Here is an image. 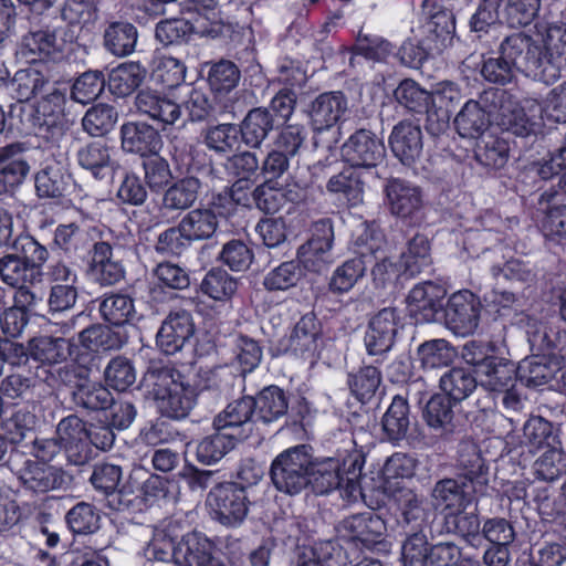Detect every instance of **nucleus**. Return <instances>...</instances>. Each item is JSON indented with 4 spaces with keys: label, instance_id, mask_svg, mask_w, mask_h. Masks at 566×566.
I'll return each mask as SVG.
<instances>
[{
    "label": "nucleus",
    "instance_id": "f257e3e1",
    "mask_svg": "<svg viewBox=\"0 0 566 566\" xmlns=\"http://www.w3.org/2000/svg\"><path fill=\"white\" fill-rule=\"evenodd\" d=\"M142 388L168 418H185L195 406L196 389L171 366L151 365L143 377Z\"/></svg>",
    "mask_w": 566,
    "mask_h": 566
},
{
    "label": "nucleus",
    "instance_id": "f03ea898",
    "mask_svg": "<svg viewBox=\"0 0 566 566\" xmlns=\"http://www.w3.org/2000/svg\"><path fill=\"white\" fill-rule=\"evenodd\" d=\"M213 544L201 533H189L175 545L165 530L156 528L144 555L149 560H172L177 566H226L213 556Z\"/></svg>",
    "mask_w": 566,
    "mask_h": 566
},
{
    "label": "nucleus",
    "instance_id": "7ed1b4c3",
    "mask_svg": "<svg viewBox=\"0 0 566 566\" xmlns=\"http://www.w3.org/2000/svg\"><path fill=\"white\" fill-rule=\"evenodd\" d=\"M497 53L505 55L514 71L547 85L560 77V67L544 48L524 32L512 33L500 42Z\"/></svg>",
    "mask_w": 566,
    "mask_h": 566
},
{
    "label": "nucleus",
    "instance_id": "20e7f679",
    "mask_svg": "<svg viewBox=\"0 0 566 566\" xmlns=\"http://www.w3.org/2000/svg\"><path fill=\"white\" fill-rule=\"evenodd\" d=\"M360 472L361 465L350 457L344 460L325 458L312 461L308 486L318 495L340 488L346 496L356 500L361 495Z\"/></svg>",
    "mask_w": 566,
    "mask_h": 566
},
{
    "label": "nucleus",
    "instance_id": "39448f33",
    "mask_svg": "<svg viewBox=\"0 0 566 566\" xmlns=\"http://www.w3.org/2000/svg\"><path fill=\"white\" fill-rule=\"evenodd\" d=\"M312 465L311 448L295 446L281 452L271 464L274 486L286 494H298L308 486Z\"/></svg>",
    "mask_w": 566,
    "mask_h": 566
},
{
    "label": "nucleus",
    "instance_id": "423d86ee",
    "mask_svg": "<svg viewBox=\"0 0 566 566\" xmlns=\"http://www.w3.org/2000/svg\"><path fill=\"white\" fill-rule=\"evenodd\" d=\"M481 303L470 292L454 293L447 305L431 303L427 306V322H443L453 333L458 335L472 334L479 326Z\"/></svg>",
    "mask_w": 566,
    "mask_h": 566
},
{
    "label": "nucleus",
    "instance_id": "0eeeda50",
    "mask_svg": "<svg viewBox=\"0 0 566 566\" xmlns=\"http://www.w3.org/2000/svg\"><path fill=\"white\" fill-rule=\"evenodd\" d=\"M11 465L23 489L32 493L42 494L59 490L67 482V476L61 468L25 459L21 454L11 458Z\"/></svg>",
    "mask_w": 566,
    "mask_h": 566
},
{
    "label": "nucleus",
    "instance_id": "6e6552de",
    "mask_svg": "<svg viewBox=\"0 0 566 566\" xmlns=\"http://www.w3.org/2000/svg\"><path fill=\"white\" fill-rule=\"evenodd\" d=\"M207 504L212 517L226 526L240 525L249 511L244 488L235 482L214 486L208 494Z\"/></svg>",
    "mask_w": 566,
    "mask_h": 566
},
{
    "label": "nucleus",
    "instance_id": "1a4fd4ad",
    "mask_svg": "<svg viewBox=\"0 0 566 566\" xmlns=\"http://www.w3.org/2000/svg\"><path fill=\"white\" fill-rule=\"evenodd\" d=\"M358 247V259L346 261L338 266L331 279L329 286L334 292H348L365 273V261L369 254L373 255L381 249L382 235L375 229L364 226L363 232L356 240Z\"/></svg>",
    "mask_w": 566,
    "mask_h": 566
},
{
    "label": "nucleus",
    "instance_id": "9d476101",
    "mask_svg": "<svg viewBox=\"0 0 566 566\" xmlns=\"http://www.w3.org/2000/svg\"><path fill=\"white\" fill-rule=\"evenodd\" d=\"M482 102L486 105L491 102L499 124L506 130L515 136L527 137L535 134L538 126L535 115H527L525 109L512 101L503 90L490 88L482 94Z\"/></svg>",
    "mask_w": 566,
    "mask_h": 566
},
{
    "label": "nucleus",
    "instance_id": "9b49d317",
    "mask_svg": "<svg viewBox=\"0 0 566 566\" xmlns=\"http://www.w3.org/2000/svg\"><path fill=\"white\" fill-rule=\"evenodd\" d=\"M460 92L450 81H442L427 91V132L439 136L449 129L454 105L459 102Z\"/></svg>",
    "mask_w": 566,
    "mask_h": 566
},
{
    "label": "nucleus",
    "instance_id": "f8f14e48",
    "mask_svg": "<svg viewBox=\"0 0 566 566\" xmlns=\"http://www.w3.org/2000/svg\"><path fill=\"white\" fill-rule=\"evenodd\" d=\"M64 95L54 88H46L45 95L23 109L33 133L45 139H53L61 134L60 117L63 112Z\"/></svg>",
    "mask_w": 566,
    "mask_h": 566
},
{
    "label": "nucleus",
    "instance_id": "ddd939ff",
    "mask_svg": "<svg viewBox=\"0 0 566 566\" xmlns=\"http://www.w3.org/2000/svg\"><path fill=\"white\" fill-rule=\"evenodd\" d=\"M56 438L71 463L82 465L92 458L88 428L77 416L70 415L57 423Z\"/></svg>",
    "mask_w": 566,
    "mask_h": 566
},
{
    "label": "nucleus",
    "instance_id": "4468645a",
    "mask_svg": "<svg viewBox=\"0 0 566 566\" xmlns=\"http://www.w3.org/2000/svg\"><path fill=\"white\" fill-rule=\"evenodd\" d=\"M400 318L394 307H385L374 314L364 336V344L369 355H382L388 353L398 333Z\"/></svg>",
    "mask_w": 566,
    "mask_h": 566
},
{
    "label": "nucleus",
    "instance_id": "2eb2a0df",
    "mask_svg": "<svg viewBox=\"0 0 566 566\" xmlns=\"http://www.w3.org/2000/svg\"><path fill=\"white\" fill-rule=\"evenodd\" d=\"M384 143L367 129L355 132L342 147V156L353 168L376 167L385 158Z\"/></svg>",
    "mask_w": 566,
    "mask_h": 566
},
{
    "label": "nucleus",
    "instance_id": "dca6fc26",
    "mask_svg": "<svg viewBox=\"0 0 566 566\" xmlns=\"http://www.w3.org/2000/svg\"><path fill=\"white\" fill-rule=\"evenodd\" d=\"M281 348L295 357L314 359L321 348V325L313 314H306L294 326L290 336L281 340Z\"/></svg>",
    "mask_w": 566,
    "mask_h": 566
},
{
    "label": "nucleus",
    "instance_id": "f3484780",
    "mask_svg": "<svg viewBox=\"0 0 566 566\" xmlns=\"http://www.w3.org/2000/svg\"><path fill=\"white\" fill-rule=\"evenodd\" d=\"M135 105L140 115L147 116L156 125L166 129L181 118V107L174 99L155 90H142Z\"/></svg>",
    "mask_w": 566,
    "mask_h": 566
},
{
    "label": "nucleus",
    "instance_id": "a211bd4d",
    "mask_svg": "<svg viewBox=\"0 0 566 566\" xmlns=\"http://www.w3.org/2000/svg\"><path fill=\"white\" fill-rule=\"evenodd\" d=\"M452 419V399L450 397L438 394L427 401V424L437 432L430 437V444L437 446L440 451H443L446 442L453 438L455 426Z\"/></svg>",
    "mask_w": 566,
    "mask_h": 566
},
{
    "label": "nucleus",
    "instance_id": "6ab92c4d",
    "mask_svg": "<svg viewBox=\"0 0 566 566\" xmlns=\"http://www.w3.org/2000/svg\"><path fill=\"white\" fill-rule=\"evenodd\" d=\"M333 229L327 223L317 224L313 237L298 250V259L312 272H323L333 262Z\"/></svg>",
    "mask_w": 566,
    "mask_h": 566
},
{
    "label": "nucleus",
    "instance_id": "aec40b11",
    "mask_svg": "<svg viewBox=\"0 0 566 566\" xmlns=\"http://www.w3.org/2000/svg\"><path fill=\"white\" fill-rule=\"evenodd\" d=\"M193 334L191 315L186 311L174 312L163 322L157 333V345L165 354L171 355L179 352Z\"/></svg>",
    "mask_w": 566,
    "mask_h": 566
},
{
    "label": "nucleus",
    "instance_id": "412c9836",
    "mask_svg": "<svg viewBox=\"0 0 566 566\" xmlns=\"http://www.w3.org/2000/svg\"><path fill=\"white\" fill-rule=\"evenodd\" d=\"M347 109L348 103L343 93H323L312 103L311 125L317 132L328 130L342 120Z\"/></svg>",
    "mask_w": 566,
    "mask_h": 566
},
{
    "label": "nucleus",
    "instance_id": "4be33fe9",
    "mask_svg": "<svg viewBox=\"0 0 566 566\" xmlns=\"http://www.w3.org/2000/svg\"><path fill=\"white\" fill-rule=\"evenodd\" d=\"M389 145L403 164L410 165L420 158L422 153V133L419 123L403 120L397 124L389 137Z\"/></svg>",
    "mask_w": 566,
    "mask_h": 566
},
{
    "label": "nucleus",
    "instance_id": "5701e85b",
    "mask_svg": "<svg viewBox=\"0 0 566 566\" xmlns=\"http://www.w3.org/2000/svg\"><path fill=\"white\" fill-rule=\"evenodd\" d=\"M122 147L140 156L157 155L163 146L158 132L146 123H127L122 126Z\"/></svg>",
    "mask_w": 566,
    "mask_h": 566
},
{
    "label": "nucleus",
    "instance_id": "b1692460",
    "mask_svg": "<svg viewBox=\"0 0 566 566\" xmlns=\"http://www.w3.org/2000/svg\"><path fill=\"white\" fill-rule=\"evenodd\" d=\"M454 19L446 9L430 13L427 20V60L440 56L451 44L454 35Z\"/></svg>",
    "mask_w": 566,
    "mask_h": 566
},
{
    "label": "nucleus",
    "instance_id": "393cba45",
    "mask_svg": "<svg viewBox=\"0 0 566 566\" xmlns=\"http://www.w3.org/2000/svg\"><path fill=\"white\" fill-rule=\"evenodd\" d=\"M496 114L491 102L486 105L480 101H469L454 118V127L460 136L476 138L483 134L490 123V115Z\"/></svg>",
    "mask_w": 566,
    "mask_h": 566
},
{
    "label": "nucleus",
    "instance_id": "a878e982",
    "mask_svg": "<svg viewBox=\"0 0 566 566\" xmlns=\"http://www.w3.org/2000/svg\"><path fill=\"white\" fill-rule=\"evenodd\" d=\"M60 50L53 31L38 30L29 32L21 39L17 56L25 63H35L53 57Z\"/></svg>",
    "mask_w": 566,
    "mask_h": 566
},
{
    "label": "nucleus",
    "instance_id": "bb28decb",
    "mask_svg": "<svg viewBox=\"0 0 566 566\" xmlns=\"http://www.w3.org/2000/svg\"><path fill=\"white\" fill-rule=\"evenodd\" d=\"M114 149L107 142L99 139L86 144L77 150L78 165L96 179L111 175L115 167Z\"/></svg>",
    "mask_w": 566,
    "mask_h": 566
},
{
    "label": "nucleus",
    "instance_id": "cd10ccee",
    "mask_svg": "<svg viewBox=\"0 0 566 566\" xmlns=\"http://www.w3.org/2000/svg\"><path fill=\"white\" fill-rule=\"evenodd\" d=\"M558 370L557 359L548 355L533 354L516 366V378L526 387L537 388L554 379Z\"/></svg>",
    "mask_w": 566,
    "mask_h": 566
},
{
    "label": "nucleus",
    "instance_id": "c85d7f7f",
    "mask_svg": "<svg viewBox=\"0 0 566 566\" xmlns=\"http://www.w3.org/2000/svg\"><path fill=\"white\" fill-rule=\"evenodd\" d=\"M340 531L352 539L360 541L366 546L376 544L386 532L382 518L373 512L346 517L340 523Z\"/></svg>",
    "mask_w": 566,
    "mask_h": 566
},
{
    "label": "nucleus",
    "instance_id": "c756f323",
    "mask_svg": "<svg viewBox=\"0 0 566 566\" xmlns=\"http://www.w3.org/2000/svg\"><path fill=\"white\" fill-rule=\"evenodd\" d=\"M458 465L464 478L473 485L474 492H483L486 486V468L478 444L463 440L458 449Z\"/></svg>",
    "mask_w": 566,
    "mask_h": 566
},
{
    "label": "nucleus",
    "instance_id": "7c9ffc66",
    "mask_svg": "<svg viewBox=\"0 0 566 566\" xmlns=\"http://www.w3.org/2000/svg\"><path fill=\"white\" fill-rule=\"evenodd\" d=\"M327 191L348 207H357L364 200V181L361 174L356 168H347L329 178L326 185Z\"/></svg>",
    "mask_w": 566,
    "mask_h": 566
},
{
    "label": "nucleus",
    "instance_id": "2f4dec72",
    "mask_svg": "<svg viewBox=\"0 0 566 566\" xmlns=\"http://www.w3.org/2000/svg\"><path fill=\"white\" fill-rule=\"evenodd\" d=\"M387 205L399 217H408L420 208L421 189L409 182L394 179L386 186Z\"/></svg>",
    "mask_w": 566,
    "mask_h": 566
},
{
    "label": "nucleus",
    "instance_id": "473e14b6",
    "mask_svg": "<svg viewBox=\"0 0 566 566\" xmlns=\"http://www.w3.org/2000/svg\"><path fill=\"white\" fill-rule=\"evenodd\" d=\"M219 222V214L211 208L193 209L180 220L181 231L190 242L211 238Z\"/></svg>",
    "mask_w": 566,
    "mask_h": 566
},
{
    "label": "nucleus",
    "instance_id": "72a5a7b5",
    "mask_svg": "<svg viewBox=\"0 0 566 566\" xmlns=\"http://www.w3.org/2000/svg\"><path fill=\"white\" fill-rule=\"evenodd\" d=\"M91 272L93 277L104 285L117 283L124 276V268L113 256L112 247L106 242L94 245Z\"/></svg>",
    "mask_w": 566,
    "mask_h": 566
},
{
    "label": "nucleus",
    "instance_id": "f704fd0d",
    "mask_svg": "<svg viewBox=\"0 0 566 566\" xmlns=\"http://www.w3.org/2000/svg\"><path fill=\"white\" fill-rule=\"evenodd\" d=\"M196 33L200 35H210L213 30L209 28L208 23H203L201 19H170L161 21L156 27V38L159 42L165 45L179 42L189 33Z\"/></svg>",
    "mask_w": 566,
    "mask_h": 566
},
{
    "label": "nucleus",
    "instance_id": "c9c22d12",
    "mask_svg": "<svg viewBox=\"0 0 566 566\" xmlns=\"http://www.w3.org/2000/svg\"><path fill=\"white\" fill-rule=\"evenodd\" d=\"M201 182L196 177H185L171 185L164 193L161 207L168 211H182L198 199Z\"/></svg>",
    "mask_w": 566,
    "mask_h": 566
},
{
    "label": "nucleus",
    "instance_id": "e433bc0d",
    "mask_svg": "<svg viewBox=\"0 0 566 566\" xmlns=\"http://www.w3.org/2000/svg\"><path fill=\"white\" fill-rule=\"evenodd\" d=\"M146 69L137 62H125L108 74V88L116 96L132 94L146 77Z\"/></svg>",
    "mask_w": 566,
    "mask_h": 566
},
{
    "label": "nucleus",
    "instance_id": "4c0bfd02",
    "mask_svg": "<svg viewBox=\"0 0 566 566\" xmlns=\"http://www.w3.org/2000/svg\"><path fill=\"white\" fill-rule=\"evenodd\" d=\"M254 411L264 423L277 421L287 412L289 401L285 392L277 386L264 388L254 399Z\"/></svg>",
    "mask_w": 566,
    "mask_h": 566
},
{
    "label": "nucleus",
    "instance_id": "58836bf2",
    "mask_svg": "<svg viewBox=\"0 0 566 566\" xmlns=\"http://www.w3.org/2000/svg\"><path fill=\"white\" fill-rule=\"evenodd\" d=\"M505 350L506 345L504 340H490L489 343L471 340L462 347L461 357L468 365L473 367L474 374L479 376L485 373L489 363L493 358L503 355Z\"/></svg>",
    "mask_w": 566,
    "mask_h": 566
},
{
    "label": "nucleus",
    "instance_id": "ea45409f",
    "mask_svg": "<svg viewBox=\"0 0 566 566\" xmlns=\"http://www.w3.org/2000/svg\"><path fill=\"white\" fill-rule=\"evenodd\" d=\"M137 29L128 22H113L104 32V45L116 56H127L135 51Z\"/></svg>",
    "mask_w": 566,
    "mask_h": 566
},
{
    "label": "nucleus",
    "instance_id": "a19ab883",
    "mask_svg": "<svg viewBox=\"0 0 566 566\" xmlns=\"http://www.w3.org/2000/svg\"><path fill=\"white\" fill-rule=\"evenodd\" d=\"M0 277L10 286L35 284L42 280V271L30 268L15 254H8L0 259Z\"/></svg>",
    "mask_w": 566,
    "mask_h": 566
},
{
    "label": "nucleus",
    "instance_id": "79ce46f5",
    "mask_svg": "<svg viewBox=\"0 0 566 566\" xmlns=\"http://www.w3.org/2000/svg\"><path fill=\"white\" fill-rule=\"evenodd\" d=\"M72 344L62 337H39L30 342L29 350L33 359L42 364H60L72 354Z\"/></svg>",
    "mask_w": 566,
    "mask_h": 566
},
{
    "label": "nucleus",
    "instance_id": "37998d69",
    "mask_svg": "<svg viewBox=\"0 0 566 566\" xmlns=\"http://www.w3.org/2000/svg\"><path fill=\"white\" fill-rule=\"evenodd\" d=\"M516 366L513 361L501 356L493 358L484 374L478 377L479 384L490 391H502L513 386Z\"/></svg>",
    "mask_w": 566,
    "mask_h": 566
},
{
    "label": "nucleus",
    "instance_id": "c03bdc74",
    "mask_svg": "<svg viewBox=\"0 0 566 566\" xmlns=\"http://www.w3.org/2000/svg\"><path fill=\"white\" fill-rule=\"evenodd\" d=\"M510 145L504 138L486 136L475 147L474 158L489 169H502L509 161Z\"/></svg>",
    "mask_w": 566,
    "mask_h": 566
},
{
    "label": "nucleus",
    "instance_id": "a18cd8bd",
    "mask_svg": "<svg viewBox=\"0 0 566 566\" xmlns=\"http://www.w3.org/2000/svg\"><path fill=\"white\" fill-rule=\"evenodd\" d=\"M536 480L553 483L566 472V453L562 448L551 447L541 453L532 465Z\"/></svg>",
    "mask_w": 566,
    "mask_h": 566
},
{
    "label": "nucleus",
    "instance_id": "49530a36",
    "mask_svg": "<svg viewBox=\"0 0 566 566\" xmlns=\"http://www.w3.org/2000/svg\"><path fill=\"white\" fill-rule=\"evenodd\" d=\"M237 437L224 430L202 439L197 446V459L203 464H212L221 460L237 442Z\"/></svg>",
    "mask_w": 566,
    "mask_h": 566
},
{
    "label": "nucleus",
    "instance_id": "de8ad7c7",
    "mask_svg": "<svg viewBox=\"0 0 566 566\" xmlns=\"http://www.w3.org/2000/svg\"><path fill=\"white\" fill-rule=\"evenodd\" d=\"M49 84L44 76L34 69L19 70L11 83V95L18 102H29L46 91Z\"/></svg>",
    "mask_w": 566,
    "mask_h": 566
},
{
    "label": "nucleus",
    "instance_id": "09e8293b",
    "mask_svg": "<svg viewBox=\"0 0 566 566\" xmlns=\"http://www.w3.org/2000/svg\"><path fill=\"white\" fill-rule=\"evenodd\" d=\"M440 388L454 401L467 398L479 384L476 375L463 368H452L439 378Z\"/></svg>",
    "mask_w": 566,
    "mask_h": 566
},
{
    "label": "nucleus",
    "instance_id": "8fccbe9b",
    "mask_svg": "<svg viewBox=\"0 0 566 566\" xmlns=\"http://www.w3.org/2000/svg\"><path fill=\"white\" fill-rule=\"evenodd\" d=\"M444 525L448 532H453L467 538L473 545H478L482 541L480 535V520L476 509L468 511L463 505L462 510L451 512L444 517Z\"/></svg>",
    "mask_w": 566,
    "mask_h": 566
},
{
    "label": "nucleus",
    "instance_id": "3c124183",
    "mask_svg": "<svg viewBox=\"0 0 566 566\" xmlns=\"http://www.w3.org/2000/svg\"><path fill=\"white\" fill-rule=\"evenodd\" d=\"M254 407L255 403L252 397H243L232 401L216 417L213 424L217 430L224 431L232 428H239L252 418Z\"/></svg>",
    "mask_w": 566,
    "mask_h": 566
},
{
    "label": "nucleus",
    "instance_id": "603ef678",
    "mask_svg": "<svg viewBox=\"0 0 566 566\" xmlns=\"http://www.w3.org/2000/svg\"><path fill=\"white\" fill-rule=\"evenodd\" d=\"M273 127V120L268 111L255 108L245 116L241 134L244 143L251 147H258Z\"/></svg>",
    "mask_w": 566,
    "mask_h": 566
},
{
    "label": "nucleus",
    "instance_id": "864d4df0",
    "mask_svg": "<svg viewBox=\"0 0 566 566\" xmlns=\"http://www.w3.org/2000/svg\"><path fill=\"white\" fill-rule=\"evenodd\" d=\"M99 311L105 321L116 326L132 323L136 316L133 300L123 294L105 297L101 303Z\"/></svg>",
    "mask_w": 566,
    "mask_h": 566
},
{
    "label": "nucleus",
    "instance_id": "5fc2aeb1",
    "mask_svg": "<svg viewBox=\"0 0 566 566\" xmlns=\"http://www.w3.org/2000/svg\"><path fill=\"white\" fill-rule=\"evenodd\" d=\"M200 289L212 300L228 301L237 292L238 284L224 270L214 269L205 275Z\"/></svg>",
    "mask_w": 566,
    "mask_h": 566
},
{
    "label": "nucleus",
    "instance_id": "6e6d98bb",
    "mask_svg": "<svg viewBox=\"0 0 566 566\" xmlns=\"http://www.w3.org/2000/svg\"><path fill=\"white\" fill-rule=\"evenodd\" d=\"M69 176L59 165H49L35 176V189L39 197H61L67 186Z\"/></svg>",
    "mask_w": 566,
    "mask_h": 566
},
{
    "label": "nucleus",
    "instance_id": "4d7b16f0",
    "mask_svg": "<svg viewBox=\"0 0 566 566\" xmlns=\"http://www.w3.org/2000/svg\"><path fill=\"white\" fill-rule=\"evenodd\" d=\"M22 150L20 144L0 148V170L15 187L22 184L30 169L28 163L21 156Z\"/></svg>",
    "mask_w": 566,
    "mask_h": 566
},
{
    "label": "nucleus",
    "instance_id": "13d9d810",
    "mask_svg": "<svg viewBox=\"0 0 566 566\" xmlns=\"http://www.w3.org/2000/svg\"><path fill=\"white\" fill-rule=\"evenodd\" d=\"M381 384V374L374 366H364L349 374L348 385L352 392L360 401L369 400Z\"/></svg>",
    "mask_w": 566,
    "mask_h": 566
},
{
    "label": "nucleus",
    "instance_id": "bf43d9fd",
    "mask_svg": "<svg viewBox=\"0 0 566 566\" xmlns=\"http://www.w3.org/2000/svg\"><path fill=\"white\" fill-rule=\"evenodd\" d=\"M252 198L256 207L265 213L277 212L287 201L284 189L272 178L259 185L252 191Z\"/></svg>",
    "mask_w": 566,
    "mask_h": 566
},
{
    "label": "nucleus",
    "instance_id": "052dcab7",
    "mask_svg": "<svg viewBox=\"0 0 566 566\" xmlns=\"http://www.w3.org/2000/svg\"><path fill=\"white\" fill-rule=\"evenodd\" d=\"M480 74L486 82L502 86L516 78V72L511 62L502 53H497V56H483Z\"/></svg>",
    "mask_w": 566,
    "mask_h": 566
},
{
    "label": "nucleus",
    "instance_id": "680f3d73",
    "mask_svg": "<svg viewBox=\"0 0 566 566\" xmlns=\"http://www.w3.org/2000/svg\"><path fill=\"white\" fill-rule=\"evenodd\" d=\"M117 120V112L111 105L98 104L91 107L82 119L85 132L98 136L109 132Z\"/></svg>",
    "mask_w": 566,
    "mask_h": 566
},
{
    "label": "nucleus",
    "instance_id": "e2e57ef3",
    "mask_svg": "<svg viewBox=\"0 0 566 566\" xmlns=\"http://www.w3.org/2000/svg\"><path fill=\"white\" fill-rule=\"evenodd\" d=\"M101 516L95 507L86 502L77 503L66 514L69 527L77 534H91L99 528Z\"/></svg>",
    "mask_w": 566,
    "mask_h": 566
},
{
    "label": "nucleus",
    "instance_id": "0e129e2a",
    "mask_svg": "<svg viewBox=\"0 0 566 566\" xmlns=\"http://www.w3.org/2000/svg\"><path fill=\"white\" fill-rule=\"evenodd\" d=\"M74 400L77 405L92 410H104L113 402L111 391L96 382L81 384L74 391Z\"/></svg>",
    "mask_w": 566,
    "mask_h": 566
},
{
    "label": "nucleus",
    "instance_id": "69168bd1",
    "mask_svg": "<svg viewBox=\"0 0 566 566\" xmlns=\"http://www.w3.org/2000/svg\"><path fill=\"white\" fill-rule=\"evenodd\" d=\"M105 87V77L99 71L81 74L72 86V97L81 104H87L99 96Z\"/></svg>",
    "mask_w": 566,
    "mask_h": 566
},
{
    "label": "nucleus",
    "instance_id": "338daca9",
    "mask_svg": "<svg viewBox=\"0 0 566 566\" xmlns=\"http://www.w3.org/2000/svg\"><path fill=\"white\" fill-rule=\"evenodd\" d=\"M301 279V270L296 262H283L268 272L263 279V286L268 291H286L294 287Z\"/></svg>",
    "mask_w": 566,
    "mask_h": 566
},
{
    "label": "nucleus",
    "instance_id": "774afa93",
    "mask_svg": "<svg viewBox=\"0 0 566 566\" xmlns=\"http://www.w3.org/2000/svg\"><path fill=\"white\" fill-rule=\"evenodd\" d=\"M186 77V66L176 57L163 55L157 59L153 78L166 87L180 85Z\"/></svg>",
    "mask_w": 566,
    "mask_h": 566
}]
</instances>
